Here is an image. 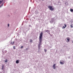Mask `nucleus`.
Instances as JSON below:
<instances>
[{
  "label": "nucleus",
  "instance_id": "dca6fc26",
  "mask_svg": "<svg viewBox=\"0 0 73 73\" xmlns=\"http://www.w3.org/2000/svg\"><path fill=\"white\" fill-rule=\"evenodd\" d=\"M44 51L45 52H46V50L45 49H44Z\"/></svg>",
  "mask_w": 73,
  "mask_h": 73
},
{
  "label": "nucleus",
  "instance_id": "4be33fe9",
  "mask_svg": "<svg viewBox=\"0 0 73 73\" xmlns=\"http://www.w3.org/2000/svg\"><path fill=\"white\" fill-rule=\"evenodd\" d=\"M12 44V42H11V44Z\"/></svg>",
  "mask_w": 73,
  "mask_h": 73
},
{
  "label": "nucleus",
  "instance_id": "2eb2a0df",
  "mask_svg": "<svg viewBox=\"0 0 73 73\" xmlns=\"http://www.w3.org/2000/svg\"><path fill=\"white\" fill-rule=\"evenodd\" d=\"M70 27H71V28H73V26H72V25H70Z\"/></svg>",
  "mask_w": 73,
  "mask_h": 73
},
{
  "label": "nucleus",
  "instance_id": "423d86ee",
  "mask_svg": "<svg viewBox=\"0 0 73 73\" xmlns=\"http://www.w3.org/2000/svg\"><path fill=\"white\" fill-rule=\"evenodd\" d=\"M45 32H47V33H48L49 34H50V33H48V32H50V31H49L48 30H45Z\"/></svg>",
  "mask_w": 73,
  "mask_h": 73
},
{
  "label": "nucleus",
  "instance_id": "9d476101",
  "mask_svg": "<svg viewBox=\"0 0 73 73\" xmlns=\"http://www.w3.org/2000/svg\"><path fill=\"white\" fill-rule=\"evenodd\" d=\"M4 65H3L2 66V70H3V68H4Z\"/></svg>",
  "mask_w": 73,
  "mask_h": 73
},
{
  "label": "nucleus",
  "instance_id": "f8f14e48",
  "mask_svg": "<svg viewBox=\"0 0 73 73\" xmlns=\"http://www.w3.org/2000/svg\"><path fill=\"white\" fill-rule=\"evenodd\" d=\"M70 11H71V12H73V9H70Z\"/></svg>",
  "mask_w": 73,
  "mask_h": 73
},
{
  "label": "nucleus",
  "instance_id": "ddd939ff",
  "mask_svg": "<svg viewBox=\"0 0 73 73\" xmlns=\"http://www.w3.org/2000/svg\"><path fill=\"white\" fill-rule=\"evenodd\" d=\"M13 49H16L15 46H13Z\"/></svg>",
  "mask_w": 73,
  "mask_h": 73
},
{
  "label": "nucleus",
  "instance_id": "1a4fd4ad",
  "mask_svg": "<svg viewBox=\"0 0 73 73\" xmlns=\"http://www.w3.org/2000/svg\"><path fill=\"white\" fill-rule=\"evenodd\" d=\"M19 63V60H17L16 61V63L18 64Z\"/></svg>",
  "mask_w": 73,
  "mask_h": 73
},
{
  "label": "nucleus",
  "instance_id": "4468645a",
  "mask_svg": "<svg viewBox=\"0 0 73 73\" xmlns=\"http://www.w3.org/2000/svg\"><path fill=\"white\" fill-rule=\"evenodd\" d=\"M30 42H32V39H31L30 40Z\"/></svg>",
  "mask_w": 73,
  "mask_h": 73
},
{
  "label": "nucleus",
  "instance_id": "aec40b11",
  "mask_svg": "<svg viewBox=\"0 0 73 73\" xmlns=\"http://www.w3.org/2000/svg\"><path fill=\"white\" fill-rule=\"evenodd\" d=\"M14 44V41L13 42V44H12V45H13Z\"/></svg>",
  "mask_w": 73,
  "mask_h": 73
},
{
  "label": "nucleus",
  "instance_id": "9b49d317",
  "mask_svg": "<svg viewBox=\"0 0 73 73\" xmlns=\"http://www.w3.org/2000/svg\"><path fill=\"white\" fill-rule=\"evenodd\" d=\"M5 62L6 63H7V62H8V60L7 59H5Z\"/></svg>",
  "mask_w": 73,
  "mask_h": 73
},
{
  "label": "nucleus",
  "instance_id": "f03ea898",
  "mask_svg": "<svg viewBox=\"0 0 73 73\" xmlns=\"http://www.w3.org/2000/svg\"><path fill=\"white\" fill-rule=\"evenodd\" d=\"M48 8H49L50 11H53L54 10V8L51 6H48Z\"/></svg>",
  "mask_w": 73,
  "mask_h": 73
},
{
  "label": "nucleus",
  "instance_id": "39448f33",
  "mask_svg": "<svg viewBox=\"0 0 73 73\" xmlns=\"http://www.w3.org/2000/svg\"><path fill=\"white\" fill-rule=\"evenodd\" d=\"M65 27L63 26L62 27V29H65L66 27V25L65 24L64 25Z\"/></svg>",
  "mask_w": 73,
  "mask_h": 73
},
{
  "label": "nucleus",
  "instance_id": "6e6552de",
  "mask_svg": "<svg viewBox=\"0 0 73 73\" xmlns=\"http://www.w3.org/2000/svg\"><path fill=\"white\" fill-rule=\"evenodd\" d=\"M66 39L68 40V42H69L70 41V38H69V37H67Z\"/></svg>",
  "mask_w": 73,
  "mask_h": 73
},
{
  "label": "nucleus",
  "instance_id": "412c9836",
  "mask_svg": "<svg viewBox=\"0 0 73 73\" xmlns=\"http://www.w3.org/2000/svg\"><path fill=\"white\" fill-rule=\"evenodd\" d=\"M28 48H27L26 49V50H28Z\"/></svg>",
  "mask_w": 73,
  "mask_h": 73
},
{
  "label": "nucleus",
  "instance_id": "f257e3e1",
  "mask_svg": "<svg viewBox=\"0 0 73 73\" xmlns=\"http://www.w3.org/2000/svg\"><path fill=\"white\" fill-rule=\"evenodd\" d=\"M43 35V33L42 32H41L40 33L39 36V44H38V48L39 49H40V46L41 45V42H42V35Z\"/></svg>",
  "mask_w": 73,
  "mask_h": 73
},
{
  "label": "nucleus",
  "instance_id": "7ed1b4c3",
  "mask_svg": "<svg viewBox=\"0 0 73 73\" xmlns=\"http://www.w3.org/2000/svg\"><path fill=\"white\" fill-rule=\"evenodd\" d=\"M65 63V62L62 60H61L60 62V64L62 65Z\"/></svg>",
  "mask_w": 73,
  "mask_h": 73
},
{
  "label": "nucleus",
  "instance_id": "20e7f679",
  "mask_svg": "<svg viewBox=\"0 0 73 73\" xmlns=\"http://www.w3.org/2000/svg\"><path fill=\"white\" fill-rule=\"evenodd\" d=\"M56 64H54L53 65V67L54 69H56Z\"/></svg>",
  "mask_w": 73,
  "mask_h": 73
},
{
  "label": "nucleus",
  "instance_id": "f3484780",
  "mask_svg": "<svg viewBox=\"0 0 73 73\" xmlns=\"http://www.w3.org/2000/svg\"><path fill=\"white\" fill-rule=\"evenodd\" d=\"M23 46H21V49H22V48H23Z\"/></svg>",
  "mask_w": 73,
  "mask_h": 73
},
{
  "label": "nucleus",
  "instance_id": "a211bd4d",
  "mask_svg": "<svg viewBox=\"0 0 73 73\" xmlns=\"http://www.w3.org/2000/svg\"><path fill=\"white\" fill-rule=\"evenodd\" d=\"M2 2H3V1H0V4H1V3H2Z\"/></svg>",
  "mask_w": 73,
  "mask_h": 73
},
{
  "label": "nucleus",
  "instance_id": "0eeeda50",
  "mask_svg": "<svg viewBox=\"0 0 73 73\" xmlns=\"http://www.w3.org/2000/svg\"><path fill=\"white\" fill-rule=\"evenodd\" d=\"M53 21H54V19H52V20L50 21V23H53Z\"/></svg>",
  "mask_w": 73,
  "mask_h": 73
},
{
  "label": "nucleus",
  "instance_id": "6ab92c4d",
  "mask_svg": "<svg viewBox=\"0 0 73 73\" xmlns=\"http://www.w3.org/2000/svg\"><path fill=\"white\" fill-rule=\"evenodd\" d=\"M9 24H8V27H9Z\"/></svg>",
  "mask_w": 73,
  "mask_h": 73
}]
</instances>
